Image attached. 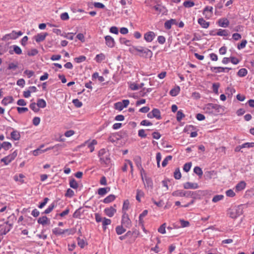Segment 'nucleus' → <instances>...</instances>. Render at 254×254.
I'll use <instances>...</instances> for the list:
<instances>
[{
    "instance_id": "nucleus-1",
    "label": "nucleus",
    "mask_w": 254,
    "mask_h": 254,
    "mask_svg": "<svg viewBox=\"0 0 254 254\" xmlns=\"http://www.w3.org/2000/svg\"><path fill=\"white\" fill-rule=\"evenodd\" d=\"M243 213V210L241 206H234L230 208L228 210L227 214L228 216L233 218L235 219L240 216Z\"/></svg>"
},
{
    "instance_id": "nucleus-2",
    "label": "nucleus",
    "mask_w": 254,
    "mask_h": 254,
    "mask_svg": "<svg viewBox=\"0 0 254 254\" xmlns=\"http://www.w3.org/2000/svg\"><path fill=\"white\" fill-rule=\"evenodd\" d=\"M221 106L218 104L209 103L205 105L204 110L206 113L216 115L220 112Z\"/></svg>"
},
{
    "instance_id": "nucleus-3",
    "label": "nucleus",
    "mask_w": 254,
    "mask_h": 254,
    "mask_svg": "<svg viewBox=\"0 0 254 254\" xmlns=\"http://www.w3.org/2000/svg\"><path fill=\"white\" fill-rule=\"evenodd\" d=\"M133 48L136 51L144 54L146 58H151L152 56V51L148 49L142 47H133ZM140 56H144L143 55Z\"/></svg>"
},
{
    "instance_id": "nucleus-4",
    "label": "nucleus",
    "mask_w": 254,
    "mask_h": 254,
    "mask_svg": "<svg viewBox=\"0 0 254 254\" xmlns=\"http://www.w3.org/2000/svg\"><path fill=\"white\" fill-rule=\"evenodd\" d=\"M17 155V151H14L13 153H12L11 154L2 158L0 160V161L2 162H3L5 165H8L9 164L12 160H13L15 157Z\"/></svg>"
},
{
    "instance_id": "nucleus-5",
    "label": "nucleus",
    "mask_w": 254,
    "mask_h": 254,
    "mask_svg": "<svg viewBox=\"0 0 254 254\" xmlns=\"http://www.w3.org/2000/svg\"><path fill=\"white\" fill-rule=\"evenodd\" d=\"M122 225L126 228H129L131 225V222L127 213H124L122 216Z\"/></svg>"
},
{
    "instance_id": "nucleus-6",
    "label": "nucleus",
    "mask_w": 254,
    "mask_h": 254,
    "mask_svg": "<svg viewBox=\"0 0 254 254\" xmlns=\"http://www.w3.org/2000/svg\"><path fill=\"white\" fill-rule=\"evenodd\" d=\"M134 161L136 164L137 168L140 170L142 180H143L142 173L144 172V170L141 165V158L139 156H136L134 158Z\"/></svg>"
},
{
    "instance_id": "nucleus-7",
    "label": "nucleus",
    "mask_w": 254,
    "mask_h": 254,
    "mask_svg": "<svg viewBox=\"0 0 254 254\" xmlns=\"http://www.w3.org/2000/svg\"><path fill=\"white\" fill-rule=\"evenodd\" d=\"M97 144V141L95 139H93L91 141L88 140L85 141L83 145H87L90 152H92L94 150L95 145Z\"/></svg>"
},
{
    "instance_id": "nucleus-8",
    "label": "nucleus",
    "mask_w": 254,
    "mask_h": 254,
    "mask_svg": "<svg viewBox=\"0 0 254 254\" xmlns=\"http://www.w3.org/2000/svg\"><path fill=\"white\" fill-rule=\"evenodd\" d=\"M155 37V34L152 31H149L144 35V39L147 42H152Z\"/></svg>"
},
{
    "instance_id": "nucleus-9",
    "label": "nucleus",
    "mask_w": 254,
    "mask_h": 254,
    "mask_svg": "<svg viewBox=\"0 0 254 254\" xmlns=\"http://www.w3.org/2000/svg\"><path fill=\"white\" fill-rule=\"evenodd\" d=\"M213 7L212 6H206L203 10V14L205 15V17L209 19L212 15Z\"/></svg>"
},
{
    "instance_id": "nucleus-10",
    "label": "nucleus",
    "mask_w": 254,
    "mask_h": 254,
    "mask_svg": "<svg viewBox=\"0 0 254 254\" xmlns=\"http://www.w3.org/2000/svg\"><path fill=\"white\" fill-rule=\"evenodd\" d=\"M105 39L107 46L111 48L115 46V42L113 38L110 36H105Z\"/></svg>"
},
{
    "instance_id": "nucleus-11",
    "label": "nucleus",
    "mask_w": 254,
    "mask_h": 254,
    "mask_svg": "<svg viewBox=\"0 0 254 254\" xmlns=\"http://www.w3.org/2000/svg\"><path fill=\"white\" fill-rule=\"evenodd\" d=\"M16 39L15 36V31H12L10 33L5 35L2 38V40L3 41H8L11 39L14 40Z\"/></svg>"
},
{
    "instance_id": "nucleus-12",
    "label": "nucleus",
    "mask_w": 254,
    "mask_h": 254,
    "mask_svg": "<svg viewBox=\"0 0 254 254\" xmlns=\"http://www.w3.org/2000/svg\"><path fill=\"white\" fill-rule=\"evenodd\" d=\"M10 48H12L13 50H10L9 53L10 55L15 53L17 55H20L22 54V50L21 48L17 45H13L10 46Z\"/></svg>"
},
{
    "instance_id": "nucleus-13",
    "label": "nucleus",
    "mask_w": 254,
    "mask_h": 254,
    "mask_svg": "<svg viewBox=\"0 0 254 254\" xmlns=\"http://www.w3.org/2000/svg\"><path fill=\"white\" fill-rule=\"evenodd\" d=\"M116 212V209L112 206L104 209L105 214L110 217L113 216Z\"/></svg>"
},
{
    "instance_id": "nucleus-14",
    "label": "nucleus",
    "mask_w": 254,
    "mask_h": 254,
    "mask_svg": "<svg viewBox=\"0 0 254 254\" xmlns=\"http://www.w3.org/2000/svg\"><path fill=\"white\" fill-rule=\"evenodd\" d=\"M177 21L176 19H171L170 20H167L165 22L164 26L166 29H170L171 28L172 25H177Z\"/></svg>"
},
{
    "instance_id": "nucleus-15",
    "label": "nucleus",
    "mask_w": 254,
    "mask_h": 254,
    "mask_svg": "<svg viewBox=\"0 0 254 254\" xmlns=\"http://www.w3.org/2000/svg\"><path fill=\"white\" fill-rule=\"evenodd\" d=\"M37 222L39 224H41L43 226L50 224V220L46 216H44L39 218Z\"/></svg>"
},
{
    "instance_id": "nucleus-16",
    "label": "nucleus",
    "mask_w": 254,
    "mask_h": 254,
    "mask_svg": "<svg viewBox=\"0 0 254 254\" xmlns=\"http://www.w3.org/2000/svg\"><path fill=\"white\" fill-rule=\"evenodd\" d=\"M218 24L220 26L226 28L229 25V21L227 18H221L218 21Z\"/></svg>"
},
{
    "instance_id": "nucleus-17",
    "label": "nucleus",
    "mask_w": 254,
    "mask_h": 254,
    "mask_svg": "<svg viewBox=\"0 0 254 254\" xmlns=\"http://www.w3.org/2000/svg\"><path fill=\"white\" fill-rule=\"evenodd\" d=\"M198 186L197 184L196 183H192L190 182H187L184 184V188L185 189H197Z\"/></svg>"
},
{
    "instance_id": "nucleus-18",
    "label": "nucleus",
    "mask_w": 254,
    "mask_h": 254,
    "mask_svg": "<svg viewBox=\"0 0 254 254\" xmlns=\"http://www.w3.org/2000/svg\"><path fill=\"white\" fill-rule=\"evenodd\" d=\"M11 138L14 140H19L20 138V134L19 131L14 130L11 132Z\"/></svg>"
},
{
    "instance_id": "nucleus-19",
    "label": "nucleus",
    "mask_w": 254,
    "mask_h": 254,
    "mask_svg": "<svg viewBox=\"0 0 254 254\" xmlns=\"http://www.w3.org/2000/svg\"><path fill=\"white\" fill-rule=\"evenodd\" d=\"M198 23L203 28H207L209 26V22L206 21L203 18H199Z\"/></svg>"
},
{
    "instance_id": "nucleus-20",
    "label": "nucleus",
    "mask_w": 254,
    "mask_h": 254,
    "mask_svg": "<svg viewBox=\"0 0 254 254\" xmlns=\"http://www.w3.org/2000/svg\"><path fill=\"white\" fill-rule=\"evenodd\" d=\"M47 35V33L38 34L35 36V41L38 43L42 42L45 39Z\"/></svg>"
},
{
    "instance_id": "nucleus-21",
    "label": "nucleus",
    "mask_w": 254,
    "mask_h": 254,
    "mask_svg": "<svg viewBox=\"0 0 254 254\" xmlns=\"http://www.w3.org/2000/svg\"><path fill=\"white\" fill-rule=\"evenodd\" d=\"M227 67H211L210 70L212 72L216 73L219 72H226Z\"/></svg>"
},
{
    "instance_id": "nucleus-22",
    "label": "nucleus",
    "mask_w": 254,
    "mask_h": 254,
    "mask_svg": "<svg viewBox=\"0 0 254 254\" xmlns=\"http://www.w3.org/2000/svg\"><path fill=\"white\" fill-rule=\"evenodd\" d=\"M110 190V188L109 187L100 188L98 190V194L100 195L103 196L109 192Z\"/></svg>"
},
{
    "instance_id": "nucleus-23",
    "label": "nucleus",
    "mask_w": 254,
    "mask_h": 254,
    "mask_svg": "<svg viewBox=\"0 0 254 254\" xmlns=\"http://www.w3.org/2000/svg\"><path fill=\"white\" fill-rule=\"evenodd\" d=\"M246 186V183L244 181H241L236 186V190L238 191H241L244 190Z\"/></svg>"
},
{
    "instance_id": "nucleus-24",
    "label": "nucleus",
    "mask_w": 254,
    "mask_h": 254,
    "mask_svg": "<svg viewBox=\"0 0 254 254\" xmlns=\"http://www.w3.org/2000/svg\"><path fill=\"white\" fill-rule=\"evenodd\" d=\"M13 101V99L11 96H7L4 97L2 100L1 103L4 106L8 105V104L11 103Z\"/></svg>"
},
{
    "instance_id": "nucleus-25",
    "label": "nucleus",
    "mask_w": 254,
    "mask_h": 254,
    "mask_svg": "<svg viewBox=\"0 0 254 254\" xmlns=\"http://www.w3.org/2000/svg\"><path fill=\"white\" fill-rule=\"evenodd\" d=\"M115 198L116 196L114 194H110L104 199L103 202L105 203H109L113 201Z\"/></svg>"
},
{
    "instance_id": "nucleus-26",
    "label": "nucleus",
    "mask_w": 254,
    "mask_h": 254,
    "mask_svg": "<svg viewBox=\"0 0 254 254\" xmlns=\"http://www.w3.org/2000/svg\"><path fill=\"white\" fill-rule=\"evenodd\" d=\"M111 223V220L110 219L106 218V217L103 218L102 225L104 230H106L107 229V226L110 225Z\"/></svg>"
},
{
    "instance_id": "nucleus-27",
    "label": "nucleus",
    "mask_w": 254,
    "mask_h": 254,
    "mask_svg": "<svg viewBox=\"0 0 254 254\" xmlns=\"http://www.w3.org/2000/svg\"><path fill=\"white\" fill-rule=\"evenodd\" d=\"M52 232L57 236L64 235V230L59 228H55L52 230Z\"/></svg>"
},
{
    "instance_id": "nucleus-28",
    "label": "nucleus",
    "mask_w": 254,
    "mask_h": 254,
    "mask_svg": "<svg viewBox=\"0 0 254 254\" xmlns=\"http://www.w3.org/2000/svg\"><path fill=\"white\" fill-rule=\"evenodd\" d=\"M44 147V145H42L41 147L37 149H35L33 152V154L34 156H37L39 154H42V153L46 151L48 149L42 150L41 148Z\"/></svg>"
},
{
    "instance_id": "nucleus-29",
    "label": "nucleus",
    "mask_w": 254,
    "mask_h": 254,
    "mask_svg": "<svg viewBox=\"0 0 254 254\" xmlns=\"http://www.w3.org/2000/svg\"><path fill=\"white\" fill-rule=\"evenodd\" d=\"M144 195V193L143 191L140 190H136V200L140 202L141 201L140 198L142 197H143Z\"/></svg>"
},
{
    "instance_id": "nucleus-30",
    "label": "nucleus",
    "mask_w": 254,
    "mask_h": 254,
    "mask_svg": "<svg viewBox=\"0 0 254 254\" xmlns=\"http://www.w3.org/2000/svg\"><path fill=\"white\" fill-rule=\"evenodd\" d=\"M100 159L102 163H104L106 165L109 164L110 162V159L109 157V155H105V156H102L100 158Z\"/></svg>"
},
{
    "instance_id": "nucleus-31",
    "label": "nucleus",
    "mask_w": 254,
    "mask_h": 254,
    "mask_svg": "<svg viewBox=\"0 0 254 254\" xmlns=\"http://www.w3.org/2000/svg\"><path fill=\"white\" fill-rule=\"evenodd\" d=\"M116 231L118 235H120L123 234L126 231V229L124 228L123 225L118 226L116 228Z\"/></svg>"
},
{
    "instance_id": "nucleus-32",
    "label": "nucleus",
    "mask_w": 254,
    "mask_h": 254,
    "mask_svg": "<svg viewBox=\"0 0 254 254\" xmlns=\"http://www.w3.org/2000/svg\"><path fill=\"white\" fill-rule=\"evenodd\" d=\"M24 177H25V176L23 174H20L18 175L14 176V180L16 182H19L21 183H23L24 182V180L23 179Z\"/></svg>"
},
{
    "instance_id": "nucleus-33",
    "label": "nucleus",
    "mask_w": 254,
    "mask_h": 254,
    "mask_svg": "<svg viewBox=\"0 0 254 254\" xmlns=\"http://www.w3.org/2000/svg\"><path fill=\"white\" fill-rule=\"evenodd\" d=\"M216 35L221 36H227L228 35V31L227 30L220 29Z\"/></svg>"
},
{
    "instance_id": "nucleus-34",
    "label": "nucleus",
    "mask_w": 254,
    "mask_h": 254,
    "mask_svg": "<svg viewBox=\"0 0 254 254\" xmlns=\"http://www.w3.org/2000/svg\"><path fill=\"white\" fill-rule=\"evenodd\" d=\"M70 187L74 189H76L78 187V184L74 179H72L69 181Z\"/></svg>"
},
{
    "instance_id": "nucleus-35",
    "label": "nucleus",
    "mask_w": 254,
    "mask_h": 254,
    "mask_svg": "<svg viewBox=\"0 0 254 254\" xmlns=\"http://www.w3.org/2000/svg\"><path fill=\"white\" fill-rule=\"evenodd\" d=\"M180 90V87L177 86V87L172 89V90H171V91H170V94L172 96H176L179 94Z\"/></svg>"
},
{
    "instance_id": "nucleus-36",
    "label": "nucleus",
    "mask_w": 254,
    "mask_h": 254,
    "mask_svg": "<svg viewBox=\"0 0 254 254\" xmlns=\"http://www.w3.org/2000/svg\"><path fill=\"white\" fill-rule=\"evenodd\" d=\"M152 113L153 114L154 118H155L157 119H161V115L160 111L157 109H154L152 111Z\"/></svg>"
},
{
    "instance_id": "nucleus-37",
    "label": "nucleus",
    "mask_w": 254,
    "mask_h": 254,
    "mask_svg": "<svg viewBox=\"0 0 254 254\" xmlns=\"http://www.w3.org/2000/svg\"><path fill=\"white\" fill-rule=\"evenodd\" d=\"M95 59L97 63H101L105 59V56L103 53H101L97 55Z\"/></svg>"
},
{
    "instance_id": "nucleus-38",
    "label": "nucleus",
    "mask_w": 254,
    "mask_h": 254,
    "mask_svg": "<svg viewBox=\"0 0 254 254\" xmlns=\"http://www.w3.org/2000/svg\"><path fill=\"white\" fill-rule=\"evenodd\" d=\"M37 105L39 108H44L46 106V102L44 99H38Z\"/></svg>"
},
{
    "instance_id": "nucleus-39",
    "label": "nucleus",
    "mask_w": 254,
    "mask_h": 254,
    "mask_svg": "<svg viewBox=\"0 0 254 254\" xmlns=\"http://www.w3.org/2000/svg\"><path fill=\"white\" fill-rule=\"evenodd\" d=\"M129 202L128 200H126L125 201H124L122 208L123 214H124L125 212L126 213V211L128 210L129 208Z\"/></svg>"
},
{
    "instance_id": "nucleus-40",
    "label": "nucleus",
    "mask_w": 254,
    "mask_h": 254,
    "mask_svg": "<svg viewBox=\"0 0 254 254\" xmlns=\"http://www.w3.org/2000/svg\"><path fill=\"white\" fill-rule=\"evenodd\" d=\"M183 5L187 8H190L194 5L193 1L191 0H186L184 2Z\"/></svg>"
},
{
    "instance_id": "nucleus-41",
    "label": "nucleus",
    "mask_w": 254,
    "mask_h": 254,
    "mask_svg": "<svg viewBox=\"0 0 254 254\" xmlns=\"http://www.w3.org/2000/svg\"><path fill=\"white\" fill-rule=\"evenodd\" d=\"M185 116L184 114L183 113L182 111L179 110L178 111L177 113V120L178 122H180L183 119V118L185 117Z\"/></svg>"
},
{
    "instance_id": "nucleus-42",
    "label": "nucleus",
    "mask_w": 254,
    "mask_h": 254,
    "mask_svg": "<svg viewBox=\"0 0 254 254\" xmlns=\"http://www.w3.org/2000/svg\"><path fill=\"white\" fill-rule=\"evenodd\" d=\"M172 159V156L171 155L167 156L163 161L162 166L163 167H165L168 164V161H170Z\"/></svg>"
},
{
    "instance_id": "nucleus-43",
    "label": "nucleus",
    "mask_w": 254,
    "mask_h": 254,
    "mask_svg": "<svg viewBox=\"0 0 254 254\" xmlns=\"http://www.w3.org/2000/svg\"><path fill=\"white\" fill-rule=\"evenodd\" d=\"M247 70L246 68H241L238 72V75L240 77H244L247 74Z\"/></svg>"
},
{
    "instance_id": "nucleus-44",
    "label": "nucleus",
    "mask_w": 254,
    "mask_h": 254,
    "mask_svg": "<svg viewBox=\"0 0 254 254\" xmlns=\"http://www.w3.org/2000/svg\"><path fill=\"white\" fill-rule=\"evenodd\" d=\"M193 172L196 174H197V175H198L199 176L201 177L202 176V174H203V172L201 170V169L199 167H195L193 169Z\"/></svg>"
},
{
    "instance_id": "nucleus-45",
    "label": "nucleus",
    "mask_w": 254,
    "mask_h": 254,
    "mask_svg": "<svg viewBox=\"0 0 254 254\" xmlns=\"http://www.w3.org/2000/svg\"><path fill=\"white\" fill-rule=\"evenodd\" d=\"M55 206V203H52L44 211L43 213H45V214H49V213H50L53 210V209L54 208Z\"/></svg>"
},
{
    "instance_id": "nucleus-46",
    "label": "nucleus",
    "mask_w": 254,
    "mask_h": 254,
    "mask_svg": "<svg viewBox=\"0 0 254 254\" xmlns=\"http://www.w3.org/2000/svg\"><path fill=\"white\" fill-rule=\"evenodd\" d=\"M185 194H184L183 191L179 190L175 191L172 193V195L174 196L182 197V196H185Z\"/></svg>"
},
{
    "instance_id": "nucleus-47",
    "label": "nucleus",
    "mask_w": 254,
    "mask_h": 254,
    "mask_svg": "<svg viewBox=\"0 0 254 254\" xmlns=\"http://www.w3.org/2000/svg\"><path fill=\"white\" fill-rule=\"evenodd\" d=\"M174 177L176 179H180L182 175L179 168H177L174 173Z\"/></svg>"
},
{
    "instance_id": "nucleus-48",
    "label": "nucleus",
    "mask_w": 254,
    "mask_h": 254,
    "mask_svg": "<svg viewBox=\"0 0 254 254\" xmlns=\"http://www.w3.org/2000/svg\"><path fill=\"white\" fill-rule=\"evenodd\" d=\"M180 222L181 224V227H187L190 226V222L188 221H186L184 219H180Z\"/></svg>"
},
{
    "instance_id": "nucleus-49",
    "label": "nucleus",
    "mask_w": 254,
    "mask_h": 254,
    "mask_svg": "<svg viewBox=\"0 0 254 254\" xmlns=\"http://www.w3.org/2000/svg\"><path fill=\"white\" fill-rule=\"evenodd\" d=\"M2 143L3 148L5 150H7L9 149L12 146L11 144L9 142L4 141V142H3Z\"/></svg>"
},
{
    "instance_id": "nucleus-50",
    "label": "nucleus",
    "mask_w": 254,
    "mask_h": 254,
    "mask_svg": "<svg viewBox=\"0 0 254 254\" xmlns=\"http://www.w3.org/2000/svg\"><path fill=\"white\" fill-rule=\"evenodd\" d=\"M30 108L35 112H37L39 110V107H38L37 104H36L35 103H32L31 104H30Z\"/></svg>"
},
{
    "instance_id": "nucleus-51",
    "label": "nucleus",
    "mask_w": 254,
    "mask_h": 254,
    "mask_svg": "<svg viewBox=\"0 0 254 254\" xmlns=\"http://www.w3.org/2000/svg\"><path fill=\"white\" fill-rule=\"evenodd\" d=\"M72 103L74 106L77 108H80L82 106V103L77 99H73Z\"/></svg>"
},
{
    "instance_id": "nucleus-52",
    "label": "nucleus",
    "mask_w": 254,
    "mask_h": 254,
    "mask_svg": "<svg viewBox=\"0 0 254 254\" xmlns=\"http://www.w3.org/2000/svg\"><path fill=\"white\" fill-rule=\"evenodd\" d=\"M224 197L223 195H215L212 198V201L213 202H217L219 200H222Z\"/></svg>"
},
{
    "instance_id": "nucleus-53",
    "label": "nucleus",
    "mask_w": 254,
    "mask_h": 254,
    "mask_svg": "<svg viewBox=\"0 0 254 254\" xmlns=\"http://www.w3.org/2000/svg\"><path fill=\"white\" fill-rule=\"evenodd\" d=\"M38 53V51L36 49H32L29 51L27 53V55L29 56H34Z\"/></svg>"
},
{
    "instance_id": "nucleus-54",
    "label": "nucleus",
    "mask_w": 254,
    "mask_h": 254,
    "mask_svg": "<svg viewBox=\"0 0 254 254\" xmlns=\"http://www.w3.org/2000/svg\"><path fill=\"white\" fill-rule=\"evenodd\" d=\"M86 60V57L84 56H80L78 57L75 58L74 61L77 63H80L83 62Z\"/></svg>"
},
{
    "instance_id": "nucleus-55",
    "label": "nucleus",
    "mask_w": 254,
    "mask_h": 254,
    "mask_svg": "<svg viewBox=\"0 0 254 254\" xmlns=\"http://www.w3.org/2000/svg\"><path fill=\"white\" fill-rule=\"evenodd\" d=\"M166 223L163 224L160 227L158 228V231L161 234H164L166 233Z\"/></svg>"
},
{
    "instance_id": "nucleus-56",
    "label": "nucleus",
    "mask_w": 254,
    "mask_h": 254,
    "mask_svg": "<svg viewBox=\"0 0 254 254\" xmlns=\"http://www.w3.org/2000/svg\"><path fill=\"white\" fill-rule=\"evenodd\" d=\"M247 43V41L246 40H242L241 43L240 44L238 45L237 48L239 50H241L242 49L246 47Z\"/></svg>"
},
{
    "instance_id": "nucleus-57",
    "label": "nucleus",
    "mask_w": 254,
    "mask_h": 254,
    "mask_svg": "<svg viewBox=\"0 0 254 254\" xmlns=\"http://www.w3.org/2000/svg\"><path fill=\"white\" fill-rule=\"evenodd\" d=\"M191 166V162L186 163L184 165V167H183L184 171L186 172H189L190 170V169Z\"/></svg>"
},
{
    "instance_id": "nucleus-58",
    "label": "nucleus",
    "mask_w": 254,
    "mask_h": 254,
    "mask_svg": "<svg viewBox=\"0 0 254 254\" xmlns=\"http://www.w3.org/2000/svg\"><path fill=\"white\" fill-rule=\"evenodd\" d=\"M77 244L81 248H83L85 245V242L84 240L81 239L79 238H77Z\"/></svg>"
},
{
    "instance_id": "nucleus-59",
    "label": "nucleus",
    "mask_w": 254,
    "mask_h": 254,
    "mask_svg": "<svg viewBox=\"0 0 254 254\" xmlns=\"http://www.w3.org/2000/svg\"><path fill=\"white\" fill-rule=\"evenodd\" d=\"M242 147L244 148H251L254 147V142H247L242 144Z\"/></svg>"
},
{
    "instance_id": "nucleus-60",
    "label": "nucleus",
    "mask_w": 254,
    "mask_h": 254,
    "mask_svg": "<svg viewBox=\"0 0 254 254\" xmlns=\"http://www.w3.org/2000/svg\"><path fill=\"white\" fill-rule=\"evenodd\" d=\"M109 155V153L107 152L105 149L100 150L98 153V155L100 158L102 156H105V155Z\"/></svg>"
},
{
    "instance_id": "nucleus-61",
    "label": "nucleus",
    "mask_w": 254,
    "mask_h": 254,
    "mask_svg": "<svg viewBox=\"0 0 254 254\" xmlns=\"http://www.w3.org/2000/svg\"><path fill=\"white\" fill-rule=\"evenodd\" d=\"M115 107L116 109L119 110L120 111L122 110L124 108L121 102H117L115 104Z\"/></svg>"
},
{
    "instance_id": "nucleus-62",
    "label": "nucleus",
    "mask_w": 254,
    "mask_h": 254,
    "mask_svg": "<svg viewBox=\"0 0 254 254\" xmlns=\"http://www.w3.org/2000/svg\"><path fill=\"white\" fill-rule=\"evenodd\" d=\"M138 134L139 136L142 137V138H145L147 136V134L145 133V130L143 129H139L138 130Z\"/></svg>"
},
{
    "instance_id": "nucleus-63",
    "label": "nucleus",
    "mask_w": 254,
    "mask_h": 254,
    "mask_svg": "<svg viewBox=\"0 0 254 254\" xmlns=\"http://www.w3.org/2000/svg\"><path fill=\"white\" fill-rule=\"evenodd\" d=\"M74 195V191L70 189H68L66 190L65 196L67 197H71Z\"/></svg>"
},
{
    "instance_id": "nucleus-64",
    "label": "nucleus",
    "mask_w": 254,
    "mask_h": 254,
    "mask_svg": "<svg viewBox=\"0 0 254 254\" xmlns=\"http://www.w3.org/2000/svg\"><path fill=\"white\" fill-rule=\"evenodd\" d=\"M40 118L39 117H34L33 119L32 123L34 126H38L40 123Z\"/></svg>"
}]
</instances>
